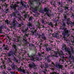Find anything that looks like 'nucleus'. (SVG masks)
I'll return each instance as SVG.
<instances>
[{"instance_id": "obj_2", "label": "nucleus", "mask_w": 74, "mask_h": 74, "mask_svg": "<svg viewBox=\"0 0 74 74\" xmlns=\"http://www.w3.org/2000/svg\"><path fill=\"white\" fill-rule=\"evenodd\" d=\"M10 7L11 8H12L14 10V11L16 12L12 14V15L13 16H14V17H15V16H16V15L17 14V11H16V7H17V5H16V4H15L14 5H13V4H12L11 5Z\"/></svg>"}, {"instance_id": "obj_10", "label": "nucleus", "mask_w": 74, "mask_h": 74, "mask_svg": "<svg viewBox=\"0 0 74 74\" xmlns=\"http://www.w3.org/2000/svg\"><path fill=\"white\" fill-rule=\"evenodd\" d=\"M63 35L64 36L63 37L64 38V41H66L67 42V43H69V40L67 39V38H66V36H66V34L64 33H62Z\"/></svg>"}, {"instance_id": "obj_22", "label": "nucleus", "mask_w": 74, "mask_h": 74, "mask_svg": "<svg viewBox=\"0 0 74 74\" xmlns=\"http://www.w3.org/2000/svg\"><path fill=\"white\" fill-rule=\"evenodd\" d=\"M67 24L68 25H69V24H70L71 25H72V26H71V27H72L73 25H74V23L71 22V21H70L69 22H67Z\"/></svg>"}, {"instance_id": "obj_3", "label": "nucleus", "mask_w": 74, "mask_h": 74, "mask_svg": "<svg viewBox=\"0 0 74 74\" xmlns=\"http://www.w3.org/2000/svg\"><path fill=\"white\" fill-rule=\"evenodd\" d=\"M54 55L56 57H58L59 56H60V57H61V58H64V57L63 56V52L61 50L60 51L59 53L58 51L55 52Z\"/></svg>"}, {"instance_id": "obj_11", "label": "nucleus", "mask_w": 74, "mask_h": 74, "mask_svg": "<svg viewBox=\"0 0 74 74\" xmlns=\"http://www.w3.org/2000/svg\"><path fill=\"white\" fill-rule=\"evenodd\" d=\"M27 39L26 38H23V42L24 44H29V43L27 41Z\"/></svg>"}, {"instance_id": "obj_37", "label": "nucleus", "mask_w": 74, "mask_h": 74, "mask_svg": "<svg viewBox=\"0 0 74 74\" xmlns=\"http://www.w3.org/2000/svg\"><path fill=\"white\" fill-rule=\"evenodd\" d=\"M3 5L5 7V8H7V7L8 6L7 4L6 3H5V4Z\"/></svg>"}, {"instance_id": "obj_64", "label": "nucleus", "mask_w": 74, "mask_h": 74, "mask_svg": "<svg viewBox=\"0 0 74 74\" xmlns=\"http://www.w3.org/2000/svg\"><path fill=\"white\" fill-rule=\"evenodd\" d=\"M3 74H7L5 73V72H4L3 73Z\"/></svg>"}, {"instance_id": "obj_17", "label": "nucleus", "mask_w": 74, "mask_h": 74, "mask_svg": "<svg viewBox=\"0 0 74 74\" xmlns=\"http://www.w3.org/2000/svg\"><path fill=\"white\" fill-rule=\"evenodd\" d=\"M13 60L16 63H19L18 62V59L16 58L15 57H14L13 58Z\"/></svg>"}, {"instance_id": "obj_56", "label": "nucleus", "mask_w": 74, "mask_h": 74, "mask_svg": "<svg viewBox=\"0 0 74 74\" xmlns=\"http://www.w3.org/2000/svg\"><path fill=\"white\" fill-rule=\"evenodd\" d=\"M3 67V66H1L0 67L1 69H4V68Z\"/></svg>"}, {"instance_id": "obj_44", "label": "nucleus", "mask_w": 74, "mask_h": 74, "mask_svg": "<svg viewBox=\"0 0 74 74\" xmlns=\"http://www.w3.org/2000/svg\"><path fill=\"white\" fill-rule=\"evenodd\" d=\"M40 66L41 67L42 69L44 67V65L43 64H41L40 65Z\"/></svg>"}, {"instance_id": "obj_39", "label": "nucleus", "mask_w": 74, "mask_h": 74, "mask_svg": "<svg viewBox=\"0 0 74 74\" xmlns=\"http://www.w3.org/2000/svg\"><path fill=\"white\" fill-rule=\"evenodd\" d=\"M36 31H37V30L36 29L34 30V32L32 31L31 32V33H32V34H34V33H36Z\"/></svg>"}, {"instance_id": "obj_35", "label": "nucleus", "mask_w": 74, "mask_h": 74, "mask_svg": "<svg viewBox=\"0 0 74 74\" xmlns=\"http://www.w3.org/2000/svg\"><path fill=\"white\" fill-rule=\"evenodd\" d=\"M33 17L32 16H31L29 19V21H32Z\"/></svg>"}, {"instance_id": "obj_13", "label": "nucleus", "mask_w": 74, "mask_h": 74, "mask_svg": "<svg viewBox=\"0 0 74 74\" xmlns=\"http://www.w3.org/2000/svg\"><path fill=\"white\" fill-rule=\"evenodd\" d=\"M34 1H37V2H38V1H39V0H30L29 2V3L31 4H33V2H34Z\"/></svg>"}, {"instance_id": "obj_54", "label": "nucleus", "mask_w": 74, "mask_h": 74, "mask_svg": "<svg viewBox=\"0 0 74 74\" xmlns=\"http://www.w3.org/2000/svg\"><path fill=\"white\" fill-rule=\"evenodd\" d=\"M72 17H74V14L73 13L72 14Z\"/></svg>"}, {"instance_id": "obj_4", "label": "nucleus", "mask_w": 74, "mask_h": 74, "mask_svg": "<svg viewBox=\"0 0 74 74\" xmlns=\"http://www.w3.org/2000/svg\"><path fill=\"white\" fill-rule=\"evenodd\" d=\"M31 64H30L29 65V69H32L33 68L34 69H37V65H36L34 62H32Z\"/></svg>"}, {"instance_id": "obj_62", "label": "nucleus", "mask_w": 74, "mask_h": 74, "mask_svg": "<svg viewBox=\"0 0 74 74\" xmlns=\"http://www.w3.org/2000/svg\"><path fill=\"white\" fill-rule=\"evenodd\" d=\"M8 10H9L8 9H7L5 10V11L8 12Z\"/></svg>"}, {"instance_id": "obj_33", "label": "nucleus", "mask_w": 74, "mask_h": 74, "mask_svg": "<svg viewBox=\"0 0 74 74\" xmlns=\"http://www.w3.org/2000/svg\"><path fill=\"white\" fill-rule=\"evenodd\" d=\"M17 42H21V39H17Z\"/></svg>"}, {"instance_id": "obj_46", "label": "nucleus", "mask_w": 74, "mask_h": 74, "mask_svg": "<svg viewBox=\"0 0 74 74\" xmlns=\"http://www.w3.org/2000/svg\"><path fill=\"white\" fill-rule=\"evenodd\" d=\"M13 47H14L15 49H16V46L15 45H12Z\"/></svg>"}, {"instance_id": "obj_6", "label": "nucleus", "mask_w": 74, "mask_h": 74, "mask_svg": "<svg viewBox=\"0 0 74 74\" xmlns=\"http://www.w3.org/2000/svg\"><path fill=\"white\" fill-rule=\"evenodd\" d=\"M40 36L41 37V39L40 40L41 42H43V40H46L47 38L45 36V34H42V35H40Z\"/></svg>"}, {"instance_id": "obj_53", "label": "nucleus", "mask_w": 74, "mask_h": 74, "mask_svg": "<svg viewBox=\"0 0 74 74\" xmlns=\"http://www.w3.org/2000/svg\"><path fill=\"white\" fill-rule=\"evenodd\" d=\"M65 29V28H64V27H63L62 28V30H64V31L66 30V29Z\"/></svg>"}, {"instance_id": "obj_63", "label": "nucleus", "mask_w": 74, "mask_h": 74, "mask_svg": "<svg viewBox=\"0 0 74 74\" xmlns=\"http://www.w3.org/2000/svg\"><path fill=\"white\" fill-rule=\"evenodd\" d=\"M22 6H23V7H26V5H22Z\"/></svg>"}, {"instance_id": "obj_30", "label": "nucleus", "mask_w": 74, "mask_h": 74, "mask_svg": "<svg viewBox=\"0 0 74 74\" xmlns=\"http://www.w3.org/2000/svg\"><path fill=\"white\" fill-rule=\"evenodd\" d=\"M8 61L10 63H12V61L11 60V59L10 58H9L8 59Z\"/></svg>"}, {"instance_id": "obj_29", "label": "nucleus", "mask_w": 74, "mask_h": 74, "mask_svg": "<svg viewBox=\"0 0 74 74\" xmlns=\"http://www.w3.org/2000/svg\"><path fill=\"white\" fill-rule=\"evenodd\" d=\"M51 74H59V73H56L55 72H53L52 73H51ZM64 74H66V73H64Z\"/></svg>"}, {"instance_id": "obj_32", "label": "nucleus", "mask_w": 74, "mask_h": 74, "mask_svg": "<svg viewBox=\"0 0 74 74\" xmlns=\"http://www.w3.org/2000/svg\"><path fill=\"white\" fill-rule=\"evenodd\" d=\"M45 66L46 68H48V64L47 63H45Z\"/></svg>"}, {"instance_id": "obj_36", "label": "nucleus", "mask_w": 74, "mask_h": 74, "mask_svg": "<svg viewBox=\"0 0 74 74\" xmlns=\"http://www.w3.org/2000/svg\"><path fill=\"white\" fill-rule=\"evenodd\" d=\"M51 4L52 5H55V1L51 2Z\"/></svg>"}, {"instance_id": "obj_61", "label": "nucleus", "mask_w": 74, "mask_h": 74, "mask_svg": "<svg viewBox=\"0 0 74 74\" xmlns=\"http://www.w3.org/2000/svg\"><path fill=\"white\" fill-rule=\"evenodd\" d=\"M3 66L4 67L3 69H5V65H3Z\"/></svg>"}, {"instance_id": "obj_55", "label": "nucleus", "mask_w": 74, "mask_h": 74, "mask_svg": "<svg viewBox=\"0 0 74 74\" xmlns=\"http://www.w3.org/2000/svg\"><path fill=\"white\" fill-rule=\"evenodd\" d=\"M50 57V56H47V59H49V58Z\"/></svg>"}, {"instance_id": "obj_31", "label": "nucleus", "mask_w": 74, "mask_h": 74, "mask_svg": "<svg viewBox=\"0 0 74 74\" xmlns=\"http://www.w3.org/2000/svg\"><path fill=\"white\" fill-rule=\"evenodd\" d=\"M65 20H67L68 22H71L70 21V18H67V19H64Z\"/></svg>"}, {"instance_id": "obj_18", "label": "nucleus", "mask_w": 74, "mask_h": 74, "mask_svg": "<svg viewBox=\"0 0 74 74\" xmlns=\"http://www.w3.org/2000/svg\"><path fill=\"white\" fill-rule=\"evenodd\" d=\"M46 15H47V16H48L50 17V18H51V16H53V14H51L49 13H47L46 14Z\"/></svg>"}, {"instance_id": "obj_34", "label": "nucleus", "mask_w": 74, "mask_h": 74, "mask_svg": "<svg viewBox=\"0 0 74 74\" xmlns=\"http://www.w3.org/2000/svg\"><path fill=\"white\" fill-rule=\"evenodd\" d=\"M21 4H22V5H23V4L24 3V1H23L22 0L20 2Z\"/></svg>"}, {"instance_id": "obj_48", "label": "nucleus", "mask_w": 74, "mask_h": 74, "mask_svg": "<svg viewBox=\"0 0 74 74\" xmlns=\"http://www.w3.org/2000/svg\"><path fill=\"white\" fill-rule=\"evenodd\" d=\"M25 31H27V30H28V28H27V27H26L25 28Z\"/></svg>"}, {"instance_id": "obj_14", "label": "nucleus", "mask_w": 74, "mask_h": 74, "mask_svg": "<svg viewBox=\"0 0 74 74\" xmlns=\"http://www.w3.org/2000/svg\"><path fill=\"white\" fill-rule=\"evenodd\" d=\"M56 66L57 68L60 69H62L63 68V65H61L60 64H57L56 65Z\"/></svg>"}, {"instance_id": "obj_47", "label": "nucleus", "mask_w": 74, "mask_h": 74, "mask_svg": "<svg viewBox=\"0 0 74 74\" xmlns=\"http://www.w3.org/2000/svg\"><path fill=\"white\" fill-rule=\"evenodd\" d=\"M30 29L31 30H35V28L34 27L33 28H31Z\"/></svg>"}, {"instance_id": "obj_28", "label": "nucleus", "mask_w": 74, "mask_h": 74, "mask_svg": "<svg viewBox=\"0 0 74 74\" xmlns=\"http://www.w3.org/2000/svg\"><path fill=\"white\" fill-rule=\"evenodd\" d=\"M8 48V46H7V45H6L5 47L3 48L4 50H8V49H7Z\"/></svg>"}, {"instance_id": "obj_26", "label": "nucleus", "mask_w": 74, "mask_h": 74, "mask_svg": "<svg viewBox=\"0 0 74 74\" xmlns=\"http://www.w3.org/2000/svg\"><path fill=\"white\" fill-rule=\"evenodd\" d=\"M62 25L63 27H65L66 26V24H65V23H64V22H62Z\"/></svg>"}, {"instance_id": "obj_60", "label": "nucleus", "mask_w": 74, "mask_h": 74, "mask_svg": "<svg viewBox=\"0 0 74 74\" xmlns=\"http://www.w3.org/2000/svg\"><path fill=\"white\" fill-rule=\"evenodd\" d=\"M2 1L3 2V1H5V0H0V1Z\"/></svg>"}, {"instance_id": "obj_9", "label": "nucleus", "mask_w": 74, "mask_h": 74, "mask_svg": "<svg viewBox=\"0 0 74 74\" xmlns=\"http://www.w3.org/2000/svg\"><path fill=\"white\" fill-rule=\"evenodd\" d=\"M36 57V55L34 54L31 56H29V57L30 58V60H32V61H33L34 62L35 61L34 60V58Z\"/></svg>"}, {"instance_id": "obj_1", "label": "nucleus", "mask_w": 74, "mask_h": 74, "mask_svg": "<svg viewBox=\"0 0 74 74\" xmlns=\"http://www.w3.org/2000/svg\"><path fill=\"white\" fill-rule=\"evenodd\" d=\"M62 49H65V50L68 52L69 56V62H74V57L72 55V54L71 53V51L69 50L68 48H66V45L65 44H63L62 45Z\"/></svg>"}, {"instance_id": "obj_8", "label": "nucleus", "mask_w": 74, "mask_h": 74, "mask_svg": "<svg viewBox=\"0 0 74 74\" xmlns=\"http://www.w3.org/2000/svg\"><path fill=\"white\" fill-rule=\"evenodd\" d=\"M40 12H41L43 14H44L45 12H46V14L47 13H48V12H49V9H47L46 8H45L44 10H40Z\"/></svg>"}, {"instance_id": "obj_42", "label": "nucleus", "mask_w": 74, "mask_h": 74, "mask_svg": "<svg viewBox=\"0 0 74 74\" xmlns=\"http://www.w3.org/2000/svg\"><path fill=\"white\" fill-rule=\"evenodd\" d=\"M10 73L12 74H15V73L14 71H11L10 72Z\"/></svg>"}, {"instance_id": "obj_5", "label": "nucleus", "mask_w": 74, "mask_h": 74, "mask_svg": "<svg viewBox=\"0 0 74 74\" xmlns=\"http://www.w3.org/2000/svg\"><path fill=\"white\" fill-rule=\"evenodd\" d=\"M16 52L15 51H11L8 53V56H14V55H15Z\"/></svg>"}, {"instance_id": "obj_19", "label": "nucleus", "mask_w": 74, "mask_h": 74, "mask_svg": "<svg viewBox=\"0 0 74 74\" xmlns=\"http://www.w3.org/2000/svg\"><path fill=\"white\" fill-rule=\"evenodd\" d=\"M65 33L66 34H68L67 35H66L67 37H69L70 35V34H69V30H65L64 31Z\"/></svg>"}, {"instance_id": "obj_12", "label": "nucleus", "mask_w": 74, "mask_h": 74, "mask_svg": "<svg viewBox=\"0 0 74 74\" xmlns=\"http://www.w3.org/2000/svg\"><path fill=\"white\" fill-rule=\"evenodd\" d=\"M16 15H17L19 19L20 20V21H21V18H22V17L21 16V14L19 13V12H18V11H17Z\"/></svg>"}, {"instance_id": "obj_43", "label": "nucleus", "mask_w": 74, "mask_h": 74, "mask_svg": "<svg viewBox=\"0 0 74 74\" xmlns=\"http://www.w3.org/2000/svg\"><path fill=\"white\" fill-rule=\"evenodd\" d=\"M56 36L57 38H59V35L58 34H56Z\"/></svg>"}, {"instance_id": "obj_21", "label": "nucleus", "mask_w": 74, "mask_h": 74, "mask_svg": "<svg viewBox=\"0 0 74 74\" xmlns=\"http://www.w3.org/2000/svg\"><path fill=\"white\" fill-rule=\"evenodd\" d=\"M48 25H49V26H51L52 27H53V24L51 22L49 23H48Z\"/></svg>"}, {"instance_id": "obj_58", "label": "nucleus", "mask_w": 74, "mask_h": 74, "mask_svg": "<svg viewBox=\"0 0 74 74\" xmlns=\"http://www.w3.org/2000/svg\"><path fill=\"white\" fill-rule=\"evenodd\" d=\"M42 55V54L41 53H39L38 54L39 56H41Z\"/></svg>"}, {"instance_id": "obj_38", "label": "nucleus", "mask_w": 74, "mask_h": 74, "mask_svg": "<svg viewBox=\"0 0 74 74\" xmlns=\"http://www.w3.org/2000/svg\"><path fill=\"white\" fill-rule=\"evenodd\" d=\"M48 46V44H45L44 45V46L45 47V48H47V46Z\"/></svg>"}, {"instance_id": "obj_50", "label": "nucleus", "mask_w": 74, "mask_h": 74, "mask_svg": "<svg viewBox=\"0 0 74 74\" xmlns=\"http://www.w3.org/2000/svg\"><path fill=\"white\" fill-rule=\"evenodd\" d=\"M36 60H40L39 59V58L38 57H36Z\"/></svg>"}, {"instance_id": "obj_49", "label": "nucleus", "mask_w": 74, "mask_h": 74, "mask_svg": "<svg viewBox=\"0 0 74 74\" xmlns=\"http://www.w3.org/2000/svg\"><path fill=\"white\" fill-rule=\"evenodd\" d=\"M41 21H42V23L44 24V20L42 19Z\"/></svg>"}, {"instance_id": "obj_24", "label": "nucleus", "mask_w": 74, "mask_h": 74, "mask_svg": "<svg viewBox=\"0 0 74 74\" xmlns=\"http://www.w3.org/2000/svg\"><path fill=\"white\" fill-rule=\"evenodd\" d=\"M52 50V48L51 47H49L46 48V51H51Z\"/></svg>"}, {"instance_id": "obj_45", "label": "nucleus", "mask_w": 74, "mask_h": 74, "mask_svg": "<svg viewBox=\"0 0 74 74\" xmlns=\"http://www.w3.org/2000/svg\"><path fill=\"white\" fill-rule=\"evenodd\" d=\"M66 1H68L69 2H71L73 3V0H66Z\"/></svg>"}, {"instance_id": "obj_59", "label": "nucleus", "mask_w": 74, "mask_h": 74, "mask_svg": "<svg viewBox=\"0 0 74 74\" xmlns=\"http://www.w3.org/2000/svg\"><path fill=\"white\" fill-rule=\"evenodd\" d=\"M18 27H20L21 26V25L20 24H18Z\"/></svg>"}, {"instance_id": "obj_20", "label": "nucleus", "mask_w": 74, "mask_h": 74, "mask_svg": "<svg viewBox=\"0 0 74 74\" xmlns=\"http://www.w3.org/2000/svg\"><path fill=\"white\" fill-rule=\"evenodd\" d=\"M27 25L29 27H32L33 26V24L31 23H28L27 24Z\"/></svg>"}, {"instance_id": "obj_7", "label": "nucleus", "mask_w": 74, "mask_h": 74, "mask_svg": "<svg viewBox=\"0 0 74 74\" xmlns=\"http://www.w3.org/2000/svg\"><path fill=\"white\" fill-rule=\"evenodd\" d=\"M37 9H38V7H35L33 9V11L34 12L36 13L35 14H33V15L34 16H36V15H39V13H37V12H36V11H37Z\"/></svg>"}, {"instance_id": "obj_41", "label": "nucleus", "mask_w": 74, "mask_h": 74, "mask_svg": "<svg viewBox=\"0 0 74 74\" xmlns=\"http://www.w3.org/2000/svg\"><path fill=\"white\" fill-rule=\"evenodd\" d=\"M47 62H48V63H49V62H51V60L48 59H47Z\"/></svg>"}, {"instance_id": "obj_23", "label": "nucleus", "mask_w": 74, "mask_h": 74, "mask_svg": "<svg viewBox=\"0 0 74 74\" xmlns=\"http://www.w3.org/2000/svg\"><path fill=\"white\" fill-rule=\"evenodd\" d=\"M64 10H65V11H69V7H67V6H66L64 7Z\"/></svg>"}, {"instance_id": "obj_16", "label": "nucleus", "mask_w": 74, "mask_h": 74, "mask_svg": "<svg viewBox=\"0 0 74 74\" xmlns=\"http://www.w3.org/2000/svg\"><path fill=\"white\" fill-rule=\"evenodd\" d=\"M13 21L12 23V25H15V22H16V18H15L13 19Z\"/></svg>"}, {"instance_id": "obj_51", "label": "nucleus", "mask_w": 74, "mask_h": 74, "mask_svg": "<svg viewBox=\"0 0 74 74\" xmlns=\"http://www.w3.org/2000/svg\"><path fill=\"white\" fill-rule=\"evenodd\" d=\"M5 22H6L7 23V24H8V20H7L6 21H5Z\"/></svg>"}, {"instance_id": "obj_52", "label": "nucleus", "mask_w": 74, "mask_h": 74, "mask_svg": "<svg viewBox=\"0 0 74 74\" xmlns=\"http://www.w3.org/2000/svg\"><path fill=\"white\" fill-rule=\"evenodd\" d=\"M72 44L74 46V39H73V41H72Z\"/></svg>"}, {"instance_id": "obj_57", "label": "nucleus", "mask_w": 74, "mask_h": 74, "mask_svg": "<svg viewBox=\"0 0 74 74\" xmlns=\"http://www.w3.org/2000/svg\"><path fill=\"white\" fill-rule=\"evenodd\" d=\"M71 37H72V38L73 39H74V37L73 35L71 36Z\"/></svg>"}, {"instance_id": "obj_27", "label": "nucleus", "mask_w": 74, "mask_h": 74, "mask_svg": "<svg viewBox=\"0 0 74 74\" xmlns=\"http://www.w3.org/2000/svg\"><path fill=\"white\" fill-rule=\"evenodd\" d=\"M24 17L25 18H26V17H29V15L25 13V15H24Z\"/></svg>"}, {"instance_id": "obj_15", "label": "nucleus", "mask_w": 74, "mask_h": 74, "mask_svg": "<svg viewBox=\"0 0 74 74\" xmlns=\"http://www.w3.org/2000/svg\"><path fill=\"white\" fill-rule=\"evenodd\" d=\"M68 11L66 10V11L64 12V14H63L64 19H67V16L66 15V14H67V12H68Z\"/></svg>"}, {"instance_id": "obj_25", "label": "nucleus", "mask_w": 74, "mask_h": 74, "mask_svg": "<svg viewBox=\"0 0 74 74\" xmlns=\"http://www.w3.org/2000/svg\"><path fill=\"white\" fill-rule=\"evenodd\" d=\"M17 66L16 65H13L12 67V68L13 69V70H15V69H16Z\"/></svg>"}, {"instance_id": "obj_40", "label": "nucleus", "mask_w": 74, "mask_h": 74, "mask_svg": "<svg viewBox=\"0 0 74 74\" xmlns=\"http://www.w3.org/2000/svg\"><path fill=\"white\" fill-rule=\"evenodd\" d=\"M71 52L72 53H74V50H73V48H72V47H71Z\"/></svg>"}]
</instances>
